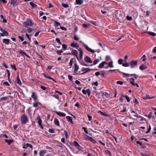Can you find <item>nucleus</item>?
I'll return each mask as SVG.
<instances>
[{
    "instance_id": "obj_1",
    "label": "nucleus",
    "mask_w": 156,
    "mask_h": 156,
    "mask_svg": "<svg viewBox=\"0 0 156 156\" xmlns=\"http://www.w3.org/2000/svg\"><path fill=\"white\" fill-rule=\"evenodd\" d=\"M21 121L22 124H25L29 121V119L27 116L24 114L22 115L21 117Z\"/></svg>"
},
{
    "instance_id": "obj_2",
    "label": "nucleus",
    "mask_w": 156,
    "mask_h": 156,
    "mask_svg": "<svg viewBox=\"0 0 156 156\" xmlns=\"http://www.w3.org/2000/svg\"><path fill=\"white\" fill-rule=\"evenodd\" d=\"M84 47L86 48V49L88 51L92 53H94L95 52H97L98 53H99L100 52L101 50L99 49H98L96 50H94L88 47V46L86 44H84Z\"/></svg>"
},
{
    "instance_id": "obj_3",
    "label": "nucleus",
    "mask_w": 156,
    "mask_h": 156,
    "mask_svg": "<svg viewBox=\"0 0 156 156\" xmlns=\"http://www.w3.org/2000/svg\"><path fill=\"white\" fill-rule=\"evenodd\" d=\"M23 25L25 27H27L28 26H32L33 25L32 21L30 19H28L27 20L23 23Z\"/></svg>"
},
{
    "instance_id": "obj_4",
    "label": "nucleus",
    "mask_w": 156,
    "mask_h": 156,
    "mask_svg": "<svg viewBox=\"0 0 156 156\" xmlns=\"http://www.w3.org/2000/svg\"><path fill=\"white\" fill-rule=\"evenodd\" d=\"M138 61L137 60H132L129 62V65L132 69L135 68L137 65Z\"/></svg>"
},
{
    "instance_id": "obj_5",
    "label": "nucleus",
    "mask_w": 156,
    "mask_h": 156,
    "mask_svg": "<svg viewBox=\"0 0 156 156\" xmlns=\"http://www.w3.org/2000/svg\"><path fill=\"white\" fill-rule=\"evenodd\" d=\"M0 30L2 33L0 34L1 36L3 37L5 36H7L9 35V33L6 31L3 30L1 27H0Z\"/></svg>"
},
{
    "instance_id": "obj_6",
    "label": "nucleus",
    "mask_w": 156,
    "mask_h": 156,
    "mask_svg": "<svg viewBox=\"0 0 156 156\" xmlns=\"http://www.w3.org/2000/svg\"><path fill=\"white\" fill-rule=\"evenodd\" d=\"M32 94L31 95V97L33 99L34 101H37L38 100L36 93L35 92H32Z\"/></svg>"
},
{
    "instance_id": "obj_7",
    "label": "nucleus",
    "mask_w": 156,
    "mask_h": 156,
    "mask_svg": "<svg viewBox=\"0 0 156 156\" xmlns=\"http://www.w3.org/2000/svg\"><path fill=\"white\" fill-rule=\"evenodd\" d=\"M92 69H90L89 68H83L81 70V72H83L81 74H84L87 72L90 71Z\"/></svg>"
},
{
    "instance_id": "obj_8",
    "label": "nucleus",
    "mask_w": 156,
    "mask_h": 156,
    "mask_svg": "<svg viewBox=\"0 0 156 156\" xmlns=\"http://www.w3.org/2000/svg\"><path fill=\"white\" fill-rule=\"evenodd\" d=\"M130 81L129 82L130 83H131L133 86H135V85L136 86L138 87H139V86L137 83H134L135 80L133 78H130L129 79Z\"/></svg>"
},
{
    "instance_id": "obj_9",
    "label": "nucleus",
    "mask_w": 156,
    "mask_h": 156,
    "mask_svg": "<svg viewBox=\"0 0 156 156\" xmlns=\"http://www.w3.org/2000/svg\"><path fill=\"white\" fill-rule=\"evenodd\" d=\"M82 92L84 94H86L87 93L88 96L89 97L90 96V91L89 89H88L86 90H85L84 89H83L82 90Z\"/></svg>"
},
{
    "instance_id": "obj_10",
    "label": "nucleus",
    "mask_w": 156,
    "mask_h": 156,
    "mask_svg": "<svg viewBox=\"0 0 156 156\" xmlns=\"http://www.w3.org/2000/svg\"><path fill=\"white\" fill-rule=\"evenodd\" d=\"M84 60L87 63H91L93 62L90 58L88 56H86L84 58Z\"/></svg>"
},
{
    "instance_id": "obj_11",
    "label": "nucleus",
    "mask_w": 156,
    "mask_h": 156,
    "mask_svg": "<svg viewBox=\"0 0 156 156\" xmlns=\"http://www.w3.org/2000/svg\"><path fill=\"white\" fill-rule=\"evenodd\" d=\"M15 82L17 83L18 85H22V83L19 78V74H18L17 75V77L15 80Z\"/></svg>"
},
{
    "instance_id": "obj_12",
    "label": "nucleus",
    "mask_w": 156,
    "mask_h": 156,
    "mask_svg": "<svg viewBox=\"0 0 156 156\" xmlns=\"http://www.w3.org/2000/svg\"><path fill=\"white\" fill-rule=\"evenodd\" d=\"M72 54L76 56L77 60H79V57L77 55V51L76 50L73 49L71 51Z\"/></svg>"
},
{
    "instance_id": "obj_13",
    "label": "nucleus",
    "mask_w": 156,
    "mask_h": 156,
    "mask_svg": "<svg viewBox=\"0 0 156 156\" xmlns=\"http://www.w3.org/2000/svg\"><path fill=\"white\" fill-rule=\"evenodd\" d=\"M27 147H30V148H33V146L30 144L27 143L25 145H24L23 147V148L24 149H27Z\"/></svg>"
},
{
    "instance_id": "obj_14",
    "label": "nucleus",
    "mask_w": 156,
    "mask_h": 156,
    "mask_svg": "<svg viewBox=\"0 0 156 156\" xmlns=\"http://www.w3.org/2000/svg\"><path fill=\"white\" fill-rule=\"evenodd\" d=\"M55 113L61 117H65L66 116V114L62 112L56 111Z\"/></svg>"
},
{
    "instance_id": "obj_15",
    "label": "nucleus",
    "mask_w": 156,
    "mask_h": 156,
    "mask_svg": "<svg viewBox=\"0 0 156 156\" xmlns=\"http://www.w3.org/2000/svg\"><path fill=\"white\" fill-rule=\"evenodd\" d=\"M155 98V96H153L152 98L149 97L148 95L146 94L145 96H143L142 97V98L144 100H147V99H153Z\"/></svg>"
},
{
    "instance_id": "obj_16",
    "label": "nucleus",
    "mask_w": 156,
    "mask_h": 156,
    "mask_svg": "<svg viewBox=\"0 0 156 156\" xmlns=\"http://www.w3.org/2000/svg\"><path fill=\"white\" fill-rule=\"evenodd\" d=\"M42 75L45 78H48V79H49V80H52L53 81H54L55 83H56V82L54 79H53L52 78H51L50 76H48L46 74H44V73H42Z\"/></svg>"
},
{
    "instance_id": "obj_17",
    "label": "nucleus",
    "mask_w": 156,
    "mask_h": 156,
    "mask_svg": "<svg viewBox=\"0 0 156 156\" xmlns=\"http://www.w3.org/2000/svg\"><path fill=\"white\" fill-rule=\"evenodd\" d=\"M79 51L80 52L79 54L80 59H82L83 55V51L82 49L81 48H80Z\"/></svg>"
},
{
    "instance_id": "obj_18",
    "label": "nucleus",
    "mask_w": 156,
    "mask_h": 156,
    "mask_svg": "<svg viewBox=\"0 0 156 156\" xmlns=\"http://www.w3.org/2000/svg\"><path fill=\"white\" fill-rule=\"evenodd\" d=\"M80 63L81 65L85 66H89L87 65L85 63L84 61L82 59H79V60H78Z\"/></svg>"
},
{
    "instance_id": "obj_19",
    "label": "nucleus",
    "mask_w": 156,
    "mask_h": 156,
    "mask_svg": "<svg viewBox=\"0 0 156 156\" xmlns=\"http://www.w3.org/2000/svg\"><path fill=\"white\" fill-rule=\"evenodd\" d=\"M36 120L37 121V123H38V125L42 124V120L41 118V117L39 115L36 119Z\"/></svg>"
},
{
    "instance_id": "obj_20",
    "label": "nucleus",
    "mask_w": 156,
    "mask_h": 156,
    "mask_svg": "<svg viewBox=\"0 0 156 156\" xmlns=\"http://www.w3.org/2000/svg\"><path fill=\"white\" fill-rule=\"evenodd\" d=\"M54 123L55 124L58 126H59V122L57 119L55 118L54 119Z\"/></svg>"
},
{
    "instance_id": "obj_21",
    "label": "nucleus",
    "mask_w": 156,
    "mask_h": 156,
    "mask_svg": "<svg viewBox=\"0 0 156 156\" xmlns=\"http://www.w3.org/2000/svg\"><path fill=\"white\" fill-rule=\"evenodd\" d=\"M70 46L72 47H75L78 48L79 47V46L78 44L77 43H75L74 42H72L70 44Z\"/></svg>"
},
{
    "instance_id": "obj_22",
    "label": "nucleus",
    "mask_w": 156,
    "mask_h": 156,
    "mask_svg": "<svg viewBox=\"0 0 156 156\" xmlns=\"http://www.w3.org/2000/svg\"><path fill=\"white\" fill-rule=\"evenodd\" d=\"M66 118L69 122H71L73 124V122L72 120L73 119L71 117L69 116H67L66 117Z\"/></svg>"
},
{
    "instance_id": "obj_23",
    "label": "nucleus",
    "mask_w": 156,
    "mask_h": 156,
    "mask_svg": "<svg viewBox=\"0 0 156 156\" xmlns=\"http://www.w3.org/2000/svg\"><path fill=\"white\" fill-rule=\"evenodd\" d=\"M105 64H107L105 62H103L101 63L99 65L98 67L100 68H102L104 67Z\"/></svg>"
},
{
    "instance_id": "obj_24",
    "label": "nucleus",
    "mask_w": 156,
    "mask_h": 156,
    "mask_svg": "<svg viewBox=\"0 0 156 156\" xmlns=\"http://www.w3.org/2000/svg\"><path fill=\"white\" fill-rule=\"evenodd\" d=\"M46 150H40L39 153L40 156H44L46 153Z\"/></svg>"
},
{
    "instance_id": "obj_25",
    "label": "nucleus",
    "mask_w": 156,
    "mask_h": 156,
    "mask_svg": "<svg viewBox=\"0 0 156 156\" xmlns=\"http://www.w3.org/2000/svg\"><path fill=\"white\" fill-rule=\"evenodd\" d=\"M147 68V67L143 64L141 65L139 67V69L141 70H143Z\"/></svg>"
},
{
    "instance_id": "obj_26",
    "label": "nucleus",
    "mask_w": 156,
    "mask_h": 156,
    "mask_svg": "<svg viewBox=\"0 0 156 156\" xmlns=\"http://www.w3.org/2000/svg\"><path fill=\"white\" fill-rule=\"evenodd\" d=\"M9 39H3V43L7 44H8L9 43Z\"/></svg>"
},
{
    "instance_id": "obj_27",
    "label": "nucleus",
    "mask_w": 156,
    "mask_h": 156,
    "mask_svg": "<svg viewBox=\"0 0 156 156\" xmlns=\"http://www.w3.org/2000/svg\"><path fill=\"white\" fill-rule=\"evenodd\" d=\"M75 66V69L74 70V72L75 73H76V72H77L78 70L79 69V68L78 66L77 65L76 63H75L74 64Z\"/></svg>"
},
{
    "instance_id": "obj_28",
    "label": "nucleus",
    "mask_w": 156,
    "mask_h": 156,
    "mask_svg": "<svg viewBox=\"0 0 156 156\" xmlns=\"http://www.w3.org/2000/svg\"><path fill=\"white\" fill-rule=\"evenodd\" d=\"M76 4L81 5L83 3V1L82 0H76Z\"/></svg>"
},
{
    "instance_id": "obj_29",
    "label": "nucleus",
    "mask_w": 156,
    "mask_h": 156,
    "mask_svg": "<svg viewBox=\"0 0 156 156\" xmlns=\"http://www.w3.org/2000/svg\"><path fill=\"white\" fill-rule=\"evenodd\" d=\"M5 141L9 145L10 144H11L13 141V140H9L8 139H5Z\"/></svg>"
},
{
    "instance_id": "obj_30",
    "label": "nucleus",
    "mask_w": 156,
    "mask_h": 156,
    "mask_svg": "<svg viewBox=\"0 0 156 156\" xmlns=\"http://www.w3.org/2000/svg\"><path fill=\"white\" fill-rule=\"evenodd\" d=\"M38 100H37V101H34L33 103V107L35 108L37 107L38 106Z\"/></svg>"
},
{
    "instance_id": "obj_31",
    "label": "nucleus",
    "mask_w": 156,
    "mask_h": 156,
    "mask_svg": "<svg viewBox=\"0 0 156 156\" xmlns=\"http://www.w3.org/2000/svg\"><path fill=\"white\" fill-rule=\"evenodd\" d=\"M29 4L32 7V8H34L37 7V5L36 4H34L32 2H30Z\"/></svg>"
},
{
    "instance_id": "obj_32",
    "label": "nucleus",
    "mask_w": 156,
    "mask_h": 156,
    "mask_svg": "<svg viewBox=\"0 0 156 156\" xmlns=\"http://www.w3.org/2000/svg\"><path fill=\"white\" fill-rule=\"evenodd\" d=\"M113 63V62L112 61L109 62L108 63V67L110 68H113L114 67Z\"/></svg>"
},
{
    "instance_id": "obj_33",
    "label": "nucleus",
    "mask_w": 156,
    "mask_h": 156,
    "mask_svg": "<svg viewBox=\"0 0 156 156\" xmlns=\"http://www.w3.org/2000/svg\"><path fill=\"white\" fill-rule=\"evenodd\" d=\"M122 65L123 66L127 67L130 66L129 62H126L125 63H122Z\"/></svg>"
},
{
    "instance_id": "obj_34",
    "label": "nucleus",
    "mask_w": 156,
    "mask_h": 156,
    "mask_svg": "<svg viewBox=\"0 0 156 156\" xmlns=\"http://www.w3.org/2000/svg\"><path fill=\"white\" fill-rule=\"evenodd\" d=\"M9 99V97H4L1 98L0 100L2 101H4L7 100H8Z\"/></svg>"
},
{
    "instance_id": "obj_35",
    "label": "nucleus",
    "mask_w": 156,
    "mask_h": 156,
    "mask_svg": "<svg viewBox=\"0 0 156 156\" xmlns=\"http://www.w3.org/2000/svg\"><path fill=\"white\" fill-rule=\"evenodd\" d=\"M10 66L12 69H14V70L15 71H16L17 70V69L15 64H14L13 65H12L11 64V65Z\"/></svg>"
},
{
    "instance_id": "obj_36",
    "label": "nucleus",
    "mask_w": 156,
    "mask_h": 156,
    "mask_svg": "<svg viewBox=\"0 0 156 156\" xmlns=\"http://www.w3.org/2000/svg\"><path fill=\"white\" fill-rule=\"evenodd\" d=\"M79 144L76 141H74L73 142V145L76 147Z\"/></svg>"
},
{
    "instance_id": "obj_37",
    "label": "nucleus",
    "mask_w": 156,
    "mask_h": 156,
    "mask_svg": "<svg viewBox=\"0 0 156 156\" xmlns=\"http://www.w3.org/2000/svg\"><path fill=\"white\" fill-rule=\"evenodd\" d=\"M62 48L64 50H65L67 49V45L64 44H63L62 45Z\"/></svg>"
},
{
    "instance_id": "obj_38",
    "label": "nucleus",
    "mask_w": 156,
    "mask_h": 156,
    "mask_svg": "<svg viewBox=\"0 0 156 156\" xmlns=\"http://www.w3.org/2000/svg\"><path fill=\"white\" fill-rule=\"evenodd\" d=\"M148 33L150 35L153 36H155L156 35V34L153 32H148Z\"/></svg>"
},
{
    "instance_id": "obj_39",
    "label": "nucleus",
    "mask_w": 156,
    "mask_h": 156,
    "mask_svg": "<svg viewBox=\"0 0 156 156\" xmlns=\"http://www.w3.org/2000/svg\"><path fill=\"white\" fill-rule=\"evenodd\" d=\"M62 6L65 8H67L69 6V5L68 4L65 3H62Z\"/></svg>"
},
{
    "instance_id": "obj_40",
    "label": "nucleus",
    "mask_w": 156,
    "mask_h": 156,
    "mask_svg": "<svg viewBox=\"0 0 156 156\" xmlns=\"http://www.w3.org/2000/svg\"><path fill=\"white\" fill-rule=\"evenodd\" d=\"M19 54L22 55H25L26 54V53L23 52L22 50H20V51H19Z\"/></svg>"
},
{
    "instance_id": "obj_41",
    "label": "nucleus",
    "mask_w": 156,
    "mask_h": 156,
    "mask_svg": "<svg viewBox=\"0 0 156 156\" xmlns=\"http://www.w3.org/2000/svg\"><path fill=\"white\" fill-rule=\"evenodd\" d=\"M82 129L84 130V132L86 134H88V132L87 131V128L85 127H82Z\"/></svg>"
},
{
    "instance_id": "obj_42",
    "label": "nucleus",
    "mask_w": 156,
    "mask_h": 156,
    "mask_svg": "<svg viewBox=\"0 0 156 156\" xmlns=\"http://www.w3.org/2000/svg\"><path fill=\"white\" fill-rule=\"evenodd\" d=\"M99 60L98 59L95 60L93 62V65H96L99 62Z\"/></svg>"
},
{
    "instance_id": "obj_43",
    "label": "nucleus",
    "mask_w": 156,
    "mask_h": 156,
    "mask_svg": "<svg viewBox=\"0 0 156 156\" xmlns=\"http://www.w3.org/2000/svg\"><path fill=\"white\" fill-rule=\"evenodd\" d=\"M82 26L83 27L85 28H87L88 27L89 24H82Z\"/></svg>"
},
{
    "instance_id": "obj_44",
    "label": "nucleus",
    "mask_w": 156,
    "mask_h": 156,
    "mask_svg": "<svg viewBox=\"0 0 156 156\" xmlns=\"http://www.w3.org/2000/svg\"><path fill=\"white\" fill-rule=\"evenodd\" d=\"M80 151L82 150L83 149V147L80 145L79 144L76 147Z\"/></svg>"
},
{
    "instance_id": "obj_45",
    "label": "nucleus",
    "mask_w": 156,
    "mask_h": 156,
    "mask_svg": "<svg viewBox=\"0 0 156 156\" xmlns=\"http://www.w3.org/2000/svg\"><path fill=\"white\" fill-rule=\"evenodd\" d=\"M122 107L123 108V109L120 112H126L127 111L126 109V107L123 106H122Z\"/></svg>"
},
{
    "instance_id": "obj_46",
    "label": "nucleus",
    "mask_w": 156,
    "mask_h": 156,
    "mask_svg": "<svg viewBox=\"0 0 156 156\" xmlns=\"http://www.w3.org/2000/svg\"><path fill=\"white\" fill-rule=\"evenodd\" d=\"M127 20L129 21H131L132 20V18L131 16H127L126 17Z\"/></svg>"
},
{
    "instance_id": "obj_47",
    "label": "nucleus",
    "mask_w": 156,
    "mask_h": 156,
    "mask_svg": "<svg viewBox=\"0 0 156 156\" xmlns=\"http://www.w3.org/2000/svg\"><path fill=\"white\" fill-rule=\"evenodd\" d=\"M90 23L95 26H98V23L97 22H95L93 21H91Z\"/></svg>"
},
{
    "instance_id": "obj_48",
    "label": "nucleus",
    "mask_w": 156,
    "mask_h": 156,
    "mask_svg": "<svg viewBox=\"0 0 156 156\" xmlns=\"http://www.w3.org/2000/svg\"><path fill=\"white\" fill-rule=\"evenodd\" d=\"M73 58H72L71 59V60H70V62H69V64L70 66H72L73 65Z\"/></svg>"
},
{
    "instance_id": "obj_49",
    "label": "nucleus",
    "mask_w": 156,
    "mask_h": 156,
    "mask_svg": "<svg viewBox=\"0 0 156 156\" xmlns=\"http://www.w3.org/2000/svg\"><path fill=\"white\" fill-rule=\"evenodd\" d=\"M99 112L101 115H102L106 116H108V114L105 113L101 111H99Z\"/></svg>"
},
{
    "instance_id": "obj_50",
    "label": "nucleus",
    "mask_w": 156,
    "mask_h": 156,
    "mask_svg": "<svg viewBox=\"0 0 156 156\" xmlns=\"http://www.w3.org/2000/svg\"><path fill=\"white\" fill-rule=\"evenodd\" d=\"M151 126L150 125H149V128L148 129L147 131L146 132V133L147 134L148 133L151 131Z\"/></svg>"
},
{
    "instance_id": "obj_51",
    "label": "nucleus",
    "mask_w": 156,
    "mask_h": 156,
    "mask_svg": "<svg viewBox=\"0 0 156 156\" xmlns=\"http://www.w3.org/2000/svg\"><path fill=\"white\" fill-rule=\"evenodd\" d=\"M2 65L3 66H4L6 68H8L9 67V66L7 65L6 63L5 62H3L2 64Z\"/></svg>"
},
{
    "instance_id": "obj_52",
    "label": "nucleus",
    "mask_w": 156,
    "mask_h": 156,
    "mask_svg": "<svg viewBox=\"0 0 156 156\" xmlns=\"http://www.w3.org/2000/svg\"><path fill=\"white\" fill-rule=\"evenodd\" d=\"M48 131L50 133H55L54 130L52 129H49L48 130Z\"/></svg>"
},
{
    "instance_id": "obj_53",
    "label": "nucleus",
    "mask_w": 156,
    "mask_h": 156,
    "mask_svg": "<svg viewBox=\"0 0 156 156\" xmlns=\"http://www.w3.org/2000/svg\"><path fill=\"white\" fill-rule=\"evenodd\" d=\"M3 85L5 86H10V85L9 84V83L6 81L4 82L3 83Z\"/></svg>"
},
{
    "instance_id": "obj_54",
    "label": "nucleus",
    "mask_w": 156,
    "mask_h": 156,
    "mask_svg": "<svg viewBox=\"0 0 156 156\" xmlns=\"http://www.w3.org/2000/svg\"><path fill=\"white\" fill-rule=\"evenodd\" d=\"M55 41H57V42L59 43V44H61V42H60V39L58 38H56V39H55Z\"/></svg>"
},
{
    "instance_id": "obj_55",
    "label": "nucleus",
    "mask_w": 156,
    "mask_h": 156,
    "mask_svg": "<svg viewBox=\"0 0 156 156\" xmlns=\"http://www.w3.org/2000/svg\"><path fill=\"white\" fill-rule=\"evenodd\" d=\"M52 96L57 100H59V96L58 95H53Z\"/></svg>"
},
{
    "instance_id": "obj_56",
    "label": "nucleus",
    "mask_w": 156,
    "mask_h": 156,
    "mask_svg": "<svg viewBox=\"0 0 156 156\" xmlns=\"http://www.w3.org/2000/svg\"><path fill=\"white\" fill-rule=\"evenodd\" d=\"M63 52V51L62 50L58 51H56V53L58 55H60L61 54V53Z\"/></svg>"
},
{
    "instance_id": "obj_57",
    "label": "nucleus",
    "mask_w": 156,
    "mask_h": 156,
    "mask_svg": "<svg viewBox=\"0 0 156 156\" xmlns=\"http://www.w3.org/2000/svg\"><path fill=\"white\" fill-rule=\"evenodd\" d=\"M74 39L76 41H78L79 40L78 37L76 35H75L74 37Z\"/></svg>"
},
{
    "instance_id": "obj_58",
    "label": "nucleus",
    "mask_w": 156,
    "mask_h": 156,
    "mask_svg": "<svg viewBox=\"0 0 156 156\" xmlns=\"http://www.w3.org/2000/svg\"><path fill=\"white\" fill-rule=\"evenodd\" d=\"M86 136L87 137V139L89 141H91L93 138L90 136H89L87 135H86Z\"/></svg>"
},
{
    "instance_id": "obj_59",
    "label": "nucleus",
    "mask_w": 156,
    "mask_h": 156,
    "mask_svg": "<svg viewBox=\"0 0 156 156\" xmlns=\"http://www.w3.org/2000/svg\"><path fill=\"white\" fill-rule=\"evenodd\" d=\"M69 79L71 81H72L73 80V76L70 75L68 76Z\"/></svg>"
},
{
    "instance_id": "obj_60",
    "label": "nucleus",
    "mask_w": 156,
    "mask_h": 156,
    "mask_svg": "<svg viewBox=\"0 0 156 156\" xmlns=\"http://www.w3.org/2000/svg\"><path fill=\"white\" fill-rule=\"evenodd\" d=\"M123 59H120L118 61V63L119 64H122Z\"/></svg>"
},
{
    "instance_id": "obj_61",
    "label": "nucleus",
    "mask_w": 156,
    "mask_h": 156,
    "mask_svg": "<svg viewBox=\"0 0 156 156\" xmlns=\"http://www.w3.org/2000/svg\"><path fill=\"white\" fill-rule=\"evenodd\" d=\"M64 133L65 134V135L66 136V138H67L68 137H69V136H68V135L67 132L66 130H65L64 131Z\"/></svg>"
},
{
    "instance_id": "obj_62",
    "label": "nucleus",
    "mask_w": 156,
    "mask_h": 156,
    "mask_svg": "<svg viewBox=\"0 0 156 156\" xmlns=\"http://www.w3.org/2000/svg\"><path fill=\"white\" fill-rule=\"evenodd\" d=\"M116 83L117 84H120L121 85H122L123 83V82L121 81H117L116 82Z\"/></svg>"
},
{
    "instance_id": "obj_63",
    "label": "nucleus",
    "mask_w": 156,
    "mask_h": 156,
    "mask_svg": "<svg viewBox=\"0 0 156 156\" xmlns=\"http://www.w3.org/2000/svg\"><path fill=\"white\" fill-rule=\"evenodd\" d=\"M28 33H31L32 31V29L31 28H29L27 30Z\"/></svg>"
},
{
    "instance_id": "obj_64",
    "label": "nucleus",
    "mask_w": 156,
    "mask_h": 156,
    "mask_svg": "<svg viewBox=\"0 0 156 156\" xmlns=\"http://www.w3.org/2000/svg\"><path fill=\"white\" fill-rule=\"evenodd\" d=\"M55 25L56 27H58V26L60 25V23H59L57 21H55Z\"/></svg>"
}]
</instances>
